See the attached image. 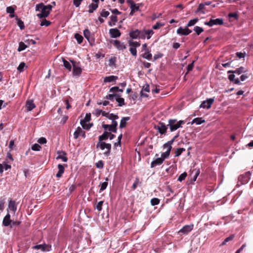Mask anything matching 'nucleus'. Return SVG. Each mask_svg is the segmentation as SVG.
Segmentation results:
<instances>
[{
    "label": "nucleus",
    "instance_id": "f257e3e1",
    "mask_svg": "<svg viewBox=\"0 0 253 253\" xmlns=\"http://www.w3.org/2000/svg\"><path fill=\"white\" fill-rule=\"evenodd\" d=\"M110 132L107 131H105L101 135L99 136V142L96 145V148L100 149L101 150H104L105 149L106 151L104 152V154L106 155H108L110 154L111 149V145L109 143H106L104 142H103V140H107L109 136Z\"/></svg>",
    "mask_w": 253,
    "mask_h": 253
},
{
    "label": "nucleus",
    "instance_id": "f03ea898",
    "mask_svg": "<svg viewBox=\"0 0 253 253\" xmlns=\"http://www.w3.org/2000/svg\"><path fill=\"white\" fill-rule=\"evenodd\" d=\"M52 6L50 4L44 5L42 3L37 4L36 5L35 10L39 13L37 14V16L40 19L47 17L52 10Z\"/></svg>",
    "mask_w": 253,
    "mask_h": 253
},
{
    "label": "nucleus",
    "instance_id": "7ed1b4c3",
    "mask_svg": "<svg viewBox=\"0 0 253 253\" xmlns=\"http://www.w3.org/2000/svg\"><path fill=\"white\" fill-rule=\"evenodd\" d=\"M184 123L185 122L182 120L177 121L176 119H169L168 121V126H169L171 131H173L181 127V125Z\"/></svg>",
    "mask_w": 253,
    "mask_h": 253
},
{
    "label": "nucleus",
    "instance_id": "20e7f679",
    "mask_svg": "<svg viewBox=\"0 0 253 253\" xmlns=\"http://www.w3.org/2000/svg\"><path fill=\"white\" fill-rule=\"evenodd\" d=\"M153 34L152 30L140 31L139 39H144L146 38L149 39Z\"/></svg>",
    "mask_w": 253,
    "mask_h": 253
},
{
    "label": "nucleus",
    "instance_id": "39448f33",
    "mask_svg": "<svg viewBox=\"0 0 253 253\" xmlns=\"http://www.w3.org/2000/svg\"><path fill=\"white\" fill-rule=\"evenodd\" d=\"M168 125L166 126L163 123H159L157 126H155V128L161 134H165L168 129Z\"/></svg>",
    "mask_w": 253,
    "mask_h": 253
},
{
    "label": "nucleus",
    "instance_id": "423d86ee",
    "mask_svg": "<svg viewBox=\"0 0 253 253\" xmlns=\"http://www.w3.org/2000/svg\"><path fill=\"white\" fill-rule=\"evenodd\" d=\"M223 23L222 19L217 18L215 19H211L209 22H205V24L211 27L214 25H222Z\"/></svg>",
    "mask_w": 253,
    "mask_h": 253
},
{
    "label": "nucleus",
    "instance_id": "0eeeda50",
    "mask_svg": "<svg viewBox=\"0 0 253 253\" xmlns=\"http://www.w3.org/2000/svg\"><path fill=\"white\" fill-rule=\"evenodd\" d=\"M214 102L213 98H209L207 100L204 101L200 105V107L203 108L210 109L211 107V104Z\"/></svg>",
    "mask_w": 253,
    "mask_h": 253
},
{
    "label": "nucleus",
    "instance_id": "6e6552de",
    "mask_svg": "<svg viewBox=\"0 0 253 253\" xmlns=\"http://www.w3.org/2000/svg\"><path fill=\"white\" fill-rule=\"evenodd\" d=\"M33 248L37 250H40L43 252H48L50 250L51 246L44 244L35 246L33 247Z\"/></svg>",
    "mask_w": 253,
    "mask_h": 253
},
{
    "label": "nucleus",
    "instance_id": "1a4fd4ad",
    "mask_svg": "<svg viewBox=\"0 0 253 253\" xmlns=\"http://www.w3.org/2000/svg\"><path fill=\"white\" fill-rule=\"evenodd\" d=\"M191 30L187 28H182V27L179 28L177 30V33L180 35L187 36L191 33Z\"/></svg>",
    "mask_w": 253,
    "mask_h": 253
},
{
    "label": "nucleus",
    "instance_id": "9d476101",
    "mask_svg": "<svg viewBox=\"0 0 253 253\" xmlns=\"http://www.w3.org/2000/svg\"><path fill=\"white\" fill-rule=\"evenodd\" d=\"M128 3L129 4V6L131 9L130 15H132L135 11L139 10V6H137L133 1H128Z\"/></svg>",
    "mask_w": 253,
    "mask_h": 253
},
{
    "label": "nucleus",
    "instance_id": "9b49d317",
    "mask_svg": "<svg viewBox=\"0 0 253 253\" xmlns=\"http://www.w3.org/2000/svg\"><path fill=\"white\" fill-rule=\"evenodd\" d=\"M193 228V225H185L181 229H180L178 232L179 233H181L183 234H187L192 230Z\"/></svg>",
    "mask_w": 253,
    "mask_h": 253
},
{
    "label": "nucleus",
    "instance_id": "f8f14e48",
    "mask_svg": "<svg viewBox=\"0 0 253 253\" xmlns=\"http://www.w3.org/2000/svg\"><path fill=\"white\" fill-rule=\"evenodd\" d=\"M109 33L111 37L113 38H118L121 36V32L117 28L110 29Z\"/></svg>",
    "mask_w": 253,
    "mask_h": 253
},
{
    "label": "nucleus",
    "instance_id": "ddd939ff",
    "mask_svg": "<svg viewBox=\"0 0 253 253\" xmlns=\"http://www.w3.org/2000/svg\"><path fill=\"white\" fill-rule=\"evenodd\" d=\"M17 208L15 205V202L14 201L10 200L8 203V207L7 209L8 212L11 211L13 213H15L16 211Z\"/></svg>",
    "mask_w": 253,
    "mask_h": 253
},
{
    "label": "nucleus",
    "instance_id": "4468645a",
    "mask_svg": "<svg viewBox=\"0 0 253 253\" xmlns=\"http://www.w3.org/2000/svg\"><path fill=\"white\" fill-rule=\"evenodd\" d=\"M112 43L119 49V50H123L126 48L125 45L124 44L123 42L118 41L114 40L112 42Z\"/></svg>",
    "mask_w": 253,
    "mask_h": 253
},
{
    "label": "nucleus",
    "instance_id": "2eb2a0df",
    "mask_svg": "<svg viewBox=\"0 0 253 253\" xmlns=\"http://www.w3.org/2000/svg\"><path fill=\"white\" fill-rule=\"evenodd\" d=\"M79 135H83L84 137L85 136V133L83 131L82 129L80 127H77L76 131L74 133V137L75 139H77Z\"/></svg>",
    "mask_w": 253,
    "mask_h": 253
},
{
    "label": "nucleus",
    "instance_id": "dca6fc26",
    "mask_svg": "<svg viewBox=\"0 0 253 253\" xmlns=\"http://www.w3.org/2000/svg\"><path fill=\"white\" fill-rule=\"evenodd\" d=\"M26 108L27 111H30L36 107L35 104L34 103L33 100H28L26 104Z\"/></svg>",
    "mask_w": 253,
    "mask_h": 253
},
{
    "label": "nucleus",
    "instance_id": "f3484780",
    "mask_svg": "<svg viewBox=\"0 0 253 253\" xmlns=\"http://www.w3.org/2000/svg\"><path fill=\"white\" fill-rule=\"evenodd\" d=\"M73 66V74L74 76H80L82 73V69L77 66L74 64V63L72 62Z\"/></svg>",
    "mask_w": 253,
    "mask_h": 253
},
{
    "label": "nucleus",
    "instance_id": "a211bd4d",
    "mask_svg": "<svg viewBox=\"0 0 253 253\" xmlns=\"http://www.w3.org/2000/svg\"><path fill=\"white\" fill-rule=\"evenodd\" d=\"M102 127L105 129H108L110 131H112L113 132H117V128L116 127H114L112 125H106V124H103L102 125Z\"/></svg>",
    "mask_w": 253,
    "mask_h": 253
},
{
    "label": "nucleus",
    "instance_id": "6ab92c4d",
    "mask_svg": "<svg viewBox=\"0 0 253 253\" xmlns=\"http://www.w3.org/2000/svg\"><path fill=\"white\" fill-rule=\"evenodd\" d=\"M163 161L164 159H162L161 158H157L156 160L152 162L151 164V167L154 168L157 165H161V164L163 163Z\"/></svg>",
    "mask_w": 253,
    "mask_h": 253
},
{
    "label": "nucleus",
    "instance_id": "aec40b11",
    "mask_svg": "<svg viewBox=\"0 0 253 253\" xmlns=\"http://www.w3.org/2000/svg\"><path fill=\"white\" fill-rule=\"evenodd\" d=\"M10 214L8 213L3 218L2 223L4 226H7L11 222V220H10Z\"/></svg>",
    "mask_w": 253,
    "mask_h": 253
},
{
    "label": "nucleus",
    "instance_id": "412c9836",
    "mask_svg": "<svg viewBox=\"0 0 253 253\" xmlns=\"http://www.w3.org/2000/svg\"><path fill=\"white\" fill-rule=\"evenodd\" d=\"M58 171L56 174V176L58 178H60L62 176V174L64 171V167L61 164L58 165Z\"/></svg>",
    "mask_w": 253,
    "mask_h": 253
},
{
    "label": "nucleus",
    "instance_id": "4be33fe9",
    "mask_svg": "<svg viewBox=\"0 0 253 253\" xmlns=\"http://www.w3.org/2000/svg\"><path fill=\"white\" fill-rule=\"evenodd\" d=\"M140 31L136 30L129 33L130 37L132 39L139 38Z\"/></svg>",
    "mask_w": 253,
    "mask_h": 253
},
{
    "label": "nucleus",
    "instance_id": "5701e85b",
    "mask_svg": "<svg viewBox=\"0 0 253 253\" xmlns=\"http://www.w3.org/2000/svg\"><path fill=\"white\" fill-rule=\"evenodd\" d=\"M130 118L129 117H123L121 120L120 127L121 128H124L126 126V122L129 120Z\"/></svg>",
    "mask_w": 253,
    "mask_h": 253
},
{
    "label": "nucleus",
    "instance_id": "b1692460",
    "mask_svg": "<svg viewBox=\"0 0 253 253\" xmlns=\"http://www.w3.org/2000/svg\"><path fill=\"white\" fill-rule=\"evenodd\" d=\"M118 79V77L115 76H110L106 77L104 79V83H110L113 81H115Z\"/></svg>",
    "mask_w": 253,
    "mask_h": 253
},
{
    "label": "nucleus",
    "instance_id": "393cba45",
    "mask_svg": "<svg viewBox=\"0 0 253 253\" xmlns=\"http://www.w3.org/2000/svg\"><path fill=\"white\" fill-rule=\"evenodd\" d=\"M245 72H246V71H245L244 68L243 67H241L237 69L235 71H229L228 72V73H232L233 74L235 73V74H237L238 75H240V74H242L243 73H244Z\"/></svg>",
    "mask_w": 253,
    "mask_h": 253
},
{
    "label": "nucleus",
    "instance_id": "a878e982",
    "mask_svg": "<svg viewBox=\"0 0 253 253\" xmlns=\"http://www.w3.org/2000/svg\"><path fill=\"white\" fill-rule=\"evenodd\" d=\"M205 122V120L203 119L202 118H196L193 119L191 123V124L195 123L196 125H199Z\"/></svg>",
    "mask_w": 253,
    "mask_h": 253
},
{
    "label": "nucleus",
    "instance_id": "bb28decb",
    "mask_svg": "<svg viewBox=\"0 0 253 253\" xmlns=\"http://www.w3.org/2000/svg\"><path fill=\"white\" fill-rule=\"evenodd\" d=\"M98 4L96 2H93L91 3L89 6L88 12L89 13H92L96 8L98 7Z\"/></svg>",
    "mask_w": 253,
    "mask_h": 253
},
{
    "label": "nucleus",
    "instance_id": "cd10ccee",
    "mask_svg": "<svg viewBox=\"0 0 253 253\" xmlns=\"http://www.w3.org/2000/svg\"><path fill=\"white\" fill-rule=\"evenodd\" d=\"M178 135H179L178 134L175 135L171 140H170V141H169L168 142H167L166 143H165L164 144V147H168V148H169L171 150V148H172L171 145L174 141L175 139L178 136Z\"/></svg>",
    "mask_w": 253,
    "mask_h": 253
},
{
    "label": "nucleus",
    "instance_id": "c85d7f7f",
    "mask_svg": "<svg viewBox=\"0 0 253 253\" xmlns=\"http://www.w3.org/2000/svg\"><path fill=\"white\" fill-rule=\"evenodd\" d=\"M116 101L118 103V106H123L125 104V100L123 98L120 97L118 95H117V97L115 98Z\"/></svg>",
    "mask_w": 253,
    "mask_h": 253
},
{
    "label": "nucleus",
    "instance_id": "c756f323",
    "mask_svg": "<svg viewBox=\"0 0 253 253\" xmlns=\"http://www.w3.org/2000/svg\"><path fill=\"white\" fill-rule=\"evenodd\" d=\"M58 156L57 157V159H61L62 160L66 162L67 161V158L65 157V153L64 152H58Z\"/></svg>",
    "mask_w": 253,
    "mask_h": 253
},
{
    "label": "nucleus",
    "instance_id": "7c9ffc66",
    "mask_svg": "<svg viewBox=\"0 0 253 253\" xmlns=\"http://www.w3.org/2000/svg\"><path fill=\"white\" fill-rule=\"evenodd\" d=\"M15 9L12 6H8L6 8V12L10 14L9 16L11 18L14 17V13Z\"/></svg>",
    "mask_w": 253,
    "mask_h": 253
},
{
    "label": "nucleus",
    "instance_id": "2f4dec72",
    "mask_svg": "<svg viewBox=\"0 0 253 253\" xmlns=\"http://www.w3.org/2000/svg\"><path fill=\"white\" fill-rule=\"evenodd\" d=\"M87 122H84V121H81L80 124L82 127L85 129H89L91 126H92V124H86Z\"/></svg>",
    "mask_w": 253,
    "mask_h": 253
},
{
    "label": "nucleus",
    "instance_id": "473e14b6",
    "mask_svg": "<svg viewBox=\"0 0 253 253\" xmlns=\"http://www.w3.org/2000/svg\"><path fill=\"white\" fill-rule=\"evenodd\" d=\"M171 149L170 148H168V149L166 150V151L164 153H163L161 154V158L164 159V160L165 159L169 157L170 152Z\"/></svg>",
    "mask_w": 253,
    "mask_h": 253
},
{
    "label": "nucleus",
    "instance_id": "72a5a7b5",
    "mask_svg": "<svg viewBox=\"0 0 253 253\" xmlns=\"http://www.w3.org/2000/svg\"><path fill=\"white\" fill-rule=\"evenodd\" d=\"M228 79L231 82L235 81V83L236 84H240V82L238 79L235 80V75L233 73H232V74L228 76Z\"/></svg>",
    "mask_w": 253,
    "mask_h": 253
},
{
    "label": "nucleus",
    "instance_id": "f704fd0d",
    "mask_svg": "<svg viewBox=\"0 0 253 253\" xmlns=\"http://www.w3.org/2000/svg\"><path fill=\"white\" fill-rule=\"evenodd\" d=\"M111 22H110L109 24L110 26L115 25L116 22L117 21V17L116 16L112 15L110 17Z\"/></svg>",
    "mask_w": 253,
    "mask_h": 253
},
{
    "label": "nucleus",
    "instance_id": "c9c22d12",
    "mask_svg": "<svg viewBox=\"0 0 253 253\" xmlns=\"http://www.w3.org/2000/svg\"><path fill=\"white\" fill-rule=\"evenodd\" d=\"M152 54L150 53V51L149 50H147L143 54L142 57L144 58L147 59H150L152 58Z\"/></svg>",
    "mask_w": 253,
    "mask_h": 253
},
{
    "label": "nucleus",
    "instance_id": "e433bc0d",
    "mask_svg": "<svg viewBox=\"0 0 253 253\" xmlns=\"http://www.w3.org/2000/svg\"><path fill=\"white\" fill-rule=\"evenodd\" d=\"M75 38L77 41L78 43L80 44L83 42V37L81 35L78 33L75 34Z\"/></svg>",
    "mask_w": 253,
    "mask_h": 253
},
{
    "label": "nucleus",
    "instance_id": "4c0bfd02",
    "mask_svg": "<svg viewBox=\"0 0 253 253\" xmlns=\"http://www.w3.org/2000/svg\"><path fill=\"white\" fill-rule=\"evenodd\" d=\"M198 20L199 19L197 18L190 20L187 24V27L193 26L198 21Z\"/></svg>",
    "mask_w": 253,
    "mask_h": 253
},
{
    "label": "nucleus",
    "instance_id": "58836bf2",
    "mask_svg": "<svg viewBox=\"0 0 253 253\" xmlns=\"http://www.w3.org/2000/svg\"><path fill=\"white\" fill-rule=\"evenodd\" d=\"M63 64H64V66L68 70H69V71L71 70V65L70 64V63L68 62L67 61H66V60H65L64 59H63Z\"/></svg>",
    "mask_w": 253,
    "mask_h": 253
},
{
    "label": "nucleus",
    "instance_id": "ea45409f",
    "mask_svg": "<svg viewBox=\"0 0 253 253\" xmlns=\"http://www.w3.org/2000/svg\"><path fill=\"white\" fill-rule=\"evenodd\" d=\"M193 30L199 35L204 31L202 27L199 26H196L194 27Z\"/></svg>",
    "mask_w": 253,
    "mask_h": 253
},
{
    "label": "nucleus",
    "instance_id": "a19ab883",
    "mask_svg": "<svg viewBox=\"0 0 253 253\" xmlns=\"http://www.w3.org/2000/svg\"><path fill=\"white\" fill-rule=\"evenodd\" d=\"M184 151H185V149L184 148H179L176 149V150L175 151V157H178Z\"/></svg>",
    "mask_w": 253,
    "mask_h": 253
},
{
    "label": "nucleus",
    "instance_id": "79ce46f5",
    "mask_svg": "<svg viewBox=\"0 0 253 253\" xmlns=\"http://www.w3.org/2000/svg\"><path fill=\"white\" fill-rule=\"evenodd\" d=\"M51 24V22L49 21L46 20L45 19H43L41 22L40 25L41 26H48Z\"/></svg>",
    "mask_w": 253,
    "mask_h": 253
},
{
    "label": "nucleus",
    "instance_id": "37998d69",
    "mask_svg": "<svg viewBox=\"0 0 253 253\" xmlns=\"http://www.w3.org/2000/svg\"><path fill=\"white\" fill-rule=\"evenodd\" d=\"M26 47H27V46L24 42H20L19 44L18 50L19 51H22V50L25 49Z\"/></svg>",
    "mask_w": 253,
    "mask_h": 253
},
{
    "label": "nucleus",
    "instance_id": "c03bdc74",
    "mask_svg": "<svg viewBox=\"0 0 253 253\" xmlns=\"http://www.w3.org/2000/svg\"><path fill=\"white\" fill-rule=\"evenodd\" d=\"M106 117L111 120H117L119 119V117L117 115L113 114H109L108 116H106Z\"/></svg>",
    "mask_w": 253,
    "mask_h": 253
},
{
    "label": "nucleus",
    "instance_id": "a18cd8bd",
    "mask_svg": "<svg viewBox=\"0 0 253 253\" xmlns=\"http://www.w3.org/2000/svg\"><path fill=\"white\" fill-rule=\"evenodd\" d=\"M84 35L87 40H89V37L90 35V31L88 29H85L84 31Z\"/></svg>",
    "mask_w": 253,
    "mask_h": 253
},
{
    "label": "nucleus",
    "instance_id": "49530a36",
    "mask_svg": "<svg viewBox=\"0 0 253 253\" xmlns=\"http://www.w3.org/2000/svg\"><path fill=\"white\" fill-rule=\"evenodd\" d=\"M159 203L160 200L158 198H153L151 200V204L152 206L157 205Z\"/></svg>",
    "mask_w": 253,
    "mask_h": 253
},
{
    "label": "nucleus",
    "instance_id": "de8ad7c7",
    "mask_svg": "<svg viewBox=\"0 0 253 253\" xmlns=\"http://www.w3.org/2000/svg\"><path fill=\"white\" fill-rule=\"evenodd\" d=\"M17 25L21 30L24 29L25 28L24 22L19 19H17Z\"/></svg>",
    "mask_w": 253,
    "mask_h": 253
},
{
    "label": "nucleus",
    "instance_id": "09e8293b",
    "mask_svg": "<svg viewBox=\"0 0 253 253\" xmlns=\"http://www.w3.org/2000/svg\"><path fill=\"white\" fill-rule=\"evenodd\" d=\"M187 176V173L184 172L183 173L181 174L178 178V180L180 182H181Z\"/></svg>",
    "mask_w": 253,
    "mask_h": 253
},
{
    "label": "nucleus",
    "instance_id": "8fccbe9b",
    "mask_svg": "<svg viewBox=\"0 0 253 253\" xmlns=\"http://www.w3.org/2000/svg\"><path fill=\"white\" fill-rule=\"evenodd\" d=\"M192 173H194V177H193V180L194 181H195L196 180V178L197 177V176H198V175L200 173V171L199 169H193L192 170Z\"/></svg>",
    "mask_w": 253,
    "mask_h": 253
},
{
    "label": "nucleus",
    "instance_id": "3c124183",
    "mask_svg": "<svg viewBox=\"0 0 253 253\" xmlns=\"http://www.w3.org/2000/svg\"><path fill=\"white\" fill-rule=\"evenodd\" d=\"M116 61V60L115 57L111 58L109 60V65L110 66H115Z\"/></svg>",
    "mask_w": 253,
    "mask_h": 253
},
{
    "label": "nucleus",
    "instance_id": "603ef678",
    "mask_svg": "<svg viewBox=\"0 0 253 253\" xmlns=\"http://www.w3.org/2000/svg\"><path fill=\"white\" fill-rule=\"evenodd\" d=\"M41 148V146L38 144H35L32 146V149L34 151H40Z\"/></svg>",
    "mask_w": 253,
    "mask_h": 253
},
{
    "label": "nucleus",
    "instance_id": "864d4df0",
    "mask_svg": "<svg viewBox=\"0 0 253 253\" xmlns=\"http://www.w3.org/2000/svg\"><path fill=\"white\" fill-rule=\"evenodd\" d=\"M91 114L90 113H87L86 114L84 119L82 120L81 121H84V122H88L90 120Z\"/></svg>",
    "mask_w": 253,
    "mask_h": 253
},
{
    "label": "nucleus",
    "instance_id": "5fc2aeb1",
    "mask_svg": "<svg viewBox=\"0 0 253 253\" xmlns=\"http://www.w3.org/2000/svg\"><path fill=\"white\" fill-rule=\"evenodd\" d=\"M25 66V63L24 62H21L18 67H17V70L20 72H21L23 71V69L24 67Z\"/></svg>",
    "mask_w": 253,
    "mask_h": 253
},
{
    "label": "nucleus",
    "instance_id": "6e6d98bb",
    "mask_svg": "<svg viewBox=\"0 0 253 253\" xmlns=\"http://www.w3.org/2000/svg\"><path fill=\"white\" fill-rule=\"evenodd\" d=\"M164 25V24H162L160 22H157L156 24L153 26V29L156 30L159 29L161 27H162Z\"/></svg>",
    "mask_w": 253,
    "mask_h": 253
},
{
    "label": "nucleus",
    "instance_id": "4d7b16f0",
    "mask_svg": "<svg viewBox=\"0 0 253 253\" xmlns=\"http://www.w3.org/2000/svg\"><path fill=\"white\" fill-rule=\"evenodd\" d=\"M108 182L107 181L101 183L100 190L103 191L104 190H105L106 188Z\"/></svg>",
    "mask_w": 253,
    "mask_h": 253
},
{
    "label": "nucleus",
    "instance_id": "13d9d810",
    "mask_svg": "<svg viewBox=\"0 0 253 253\" xmlns=\"http://www.w3.org/2000/svg\"><path fill=\"white\" fill-rule=\"evenodd\" d=\"M204 8H205V4H204V3L200 4L196 12L197 13L199 11H201L203 13H204V12L203 11V9Z\"/></svg>",
    "mask_w": 253,
    "mask_h": 253
},
{
    "label": "nucleus",
    "instance_id": "bf43d9fd",
    "mask_svg": "<svg viewBox=\"0 0 253 253\" xmlns=\"http://www.w3.org/2000/svg\"><path fill=\"white\" fill-rule=\"evenodd\" d=\"M129 50L132 55L134 56H136L137 51L136 48L130 46Z\"/></svg>",
    "mask_w": 253,
    "mask_h": 253
},
{
    "label": "nucleus",
    "instance_id": "052dcab7",
    "mask_svg": "<svg viewBox=\"0 0 253 253\" xmlns=\"http://www.w3.org/2000/svg\"><path fill=\"white\" fill-rule=\"evenodd\" d=\"M103 203V201H100L96 205V208L98 211H101Z\"/></svg>",
    "mask_w": 253,
    "mask_h": 253
},
{
    "label": "nucleus",
    "instance_id": "680f3d73",
    "mask_svg": "<svg viewBox=\"0 0 253 253\" xmlns=\"http://www.w3.org/2000/svg\"><path fill=\"white\" fill-rule=\"evenodd\" d=\"M129 45L131 47H138L140 46V43L136 42H129Z\"/></svg>",
    "mask_w": 253,
    "mask_h": 253
},
{
    "label": "nucleus",
    "instance_id": "e2e57ef3",
    "mask_svg": "<svg viewBox=\"0 0 253 253\" xmlns=\"http://www.w3.org/2000/svg\"><path fill=\"white\" fill-rule=\"evenodd\" d=\"M228 17L229 18H234L235 19H237L238 14L235 13H230L228 14Z\"/></svg>",
    "mask_w": 253,
    "mask_h": 253
},
{
    "label": "nucleus",
    "instance_id": "0e129e2a",
    "mask_svg": "<svg viewBox=\"0 0 253 253\" xmlns=\"http://www.w3.org/2000/svg\"><path fill=\"white\" fill-rule=\"evenodd\" d=\"M109 14V12L105 10H103L100 13L101 16L103 17H107Z\"/></svg>",
    "mask_w": 253,
    "mask_h": 253
},
{
    "label": "nucleus",
    "instance_id": "69168bd1",
    "mask_svg": "<svg viewBox=\"0 0 253 253\" xmlns=\"http://www.w3.org/2000/svg\"><path fill=\"white\" fill-rule=\"evenodd\" d=\"M38 142L40 144H45L46 143V140L44 137H41L38 140Z\"/></svg>",
    "mask_w": 253,
    "mask_h": 253
},
{
    "label": "nucleus",
    "instance_id": "338daca9",
    "mask_svg": "<svg viewBox=\"0 0 253 253\" xmlns=\"http://www.w3.org/2000/svg\"><path fill=\"white\" fill-rule=\"evenodd\" d=\"M83 0H74L73 3L76 7H79Z\"/></svg>",
    "mask_w": 253,
    "mask_h": 253
},
{
    "label": "nucleus",
    "instance_id": "774afa93",
    "mask_svg": "<svg viewBox=\"0 0 253 253\" xmlns=\"http://www.w3.org/2000/svg\"><path fill=\"white\" fill-rule=\"evenodd\" d=\"M96 166L97 168L102 169L103 167V163L102 161H99L96 164Z\"/></svg>",
    "mask_w": 253,
    "mask_h": 253
}]
</instances>
